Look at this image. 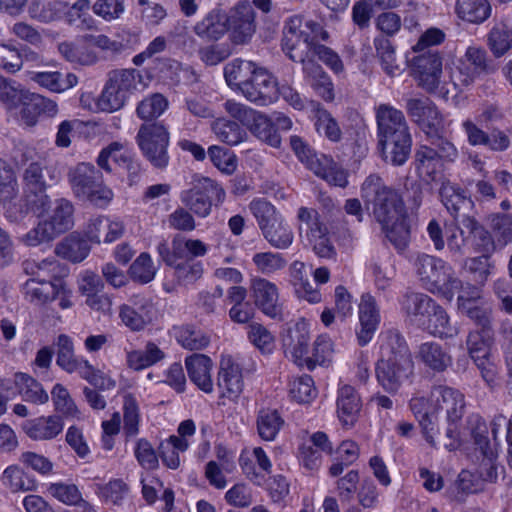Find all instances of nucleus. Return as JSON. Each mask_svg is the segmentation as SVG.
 I'll return each mask as SVG.
<instances>
[{"mask_svg":"<svg viewBox=\"0 0 512 512\" xmlns=\"http://www.w3.org/2000/svg\"><path fill=\"white\" fill-rule=\"evenodd\" d=\"M224 108L231 117L240 121L257 138L272 147L280 146L281 138L267 116L234 100H227Z\"/></svg>","mask_w":512,"mask_h":512,"instance_id":"10","label":"nucleus"},{"mask_svg":"<svg viewBox=\"0 0 512 512\" xmlns=\"http://www.w3.org/2000/svg\"><path fill=\"white\" fill-rule=\"evenodd\" d=\"M31 95L15 80L2 77V109L5 110L8 118H13L25 125L26 107Z\"/></svg>","mask_w":512,"mask_h":512,"instance_id":"19","label":"nucleus"},{"mask_svg":"<svg viewBox=\"0 0 512 512\" xmlns=\"http://www.w3.org/2000/svg\"><path fill=\"white\" fill-rule=\"evenodd\" d=\"M15 383L24 401L35 405H42L48 402V393L44 390L42 384L31 376L23 373L16 374Z\"/></svg>","mask_w":512,"mask_h":512,"instance_id":"41","label":"nucleus"},{"mask_svg":"<svg viewBox=\"0 0 512 512\" xmlns=\"http://www.w3.org/2000/svg\"><path fill=\"white\" fill-rule=\"evenodd\" d=\"M232 31L236 44L248 42L255 33V12L249 2H239L226 16V27Z\"/></svg>","mask_w":512,"mask_h":512,"instance_id":"20","label":"nucleus"},{"mask_svg":"<svg viewBox=\"0 0 512 512\" xmlns=\"http://www.w3.org/2000/svg\"><path fill=\"white\" fill-rule=\"evenodd\" d=\"M164 358V352L154 343H148L144 351H133L128 355V364L134 370H141Z\"/></svg>","mask_w":512,"mask_h":512,"instance_id":"56","label":"nucleus"},{"mask_svg":"<svg viewBox=\"0 0 512 512\" xmlns=\"http://www.w3.org/2000/svg\"><path fill=\"white\" fill-rule=\"evenodd\" d=\"M4 478L5 485L14 493L34 491L37 487L35 480L16 466L6 468Z\"/></svg>","mask_w":512,"mask_h":512,"instance_id":"59","label":"nucleus"},{"mask_svg":"<svg viewBox=\"0 0 512 512\" xmlns=\"http://www.w3.org/2000/svg\"><path fill=\"white\" fill-rule=\"evenodd\" d=\"M212 131L216 137L228 145L240 143L244 136V130L235 122L225 118H218L212 123Z\"/></svg>","mask_w":512,"mask_h":512,"instance_id":"52","label":"nucleus"},{"mask_svg":"<svg viewBox=\"0 0 512 512\" xmlns=\"http://www.w3.org/2000/svg\"><path fill=\"white\" fill-rule=\"evenodd\" d=\"M5 176L2 179V208L5 210V217L10 222H20L29 213V210L23 199L18 198L17 182L14 171L4 168Z\"/></svg>","mask_w":512,"mask_h":512,"instance_id":"22","label":"nucleus"},{"mask_svg":"<svg viewBox=\"0 0 512 512\" xmlns=\"http://www.w3.org/2000/svg\"><path fill=\"white\" fill-rule=\"evenodd\" d=\"M251 292L255 305L267 316L276 318L281 315L279 294L276 285L267 279L256 277L251 281Z\"/></svg>","mask_w":512,"mask_h":512,"instance_id":"23","label":"nucleus"},{"mask_svg":"<svg viewBox=\"0 0 512 512\" xmlns=\"http://www.w3.org/2000/svg\"><path fill=\"white\" fill-rule=\"evenodd\" d=\"M125 226L120 220H112L106 216L91 218L85 226L86 238L93 243H112L122 237Z\"/></svg>","mask_w":512,"mask_h":512,"instance_id":"25","label":"nucleus"},{"mask_svg":"<svg viewBox=\"0 0 512 512\" xmlns=\"http://www.w3.org/2000/svg\"><path fill=\"white\" fill-rule=\"evenodd\" d=\"M55 411L66 419H80L81 412L70 396L69 391L62 384H55L51 391Z\"/></svg>","mask_w":512,"mask_h":512,"instance_id":"46","label":"nucleus"},{"mask_svg":"<svg viewBox=\"0 0 512 512\" xmlns=\"http://www.w3.org/2000/svg\"><path fill=\"white\" fill-rule=\"evenodd\" d=\"M432 400L439 413L444 412L446 415L448 426L445 431L444 446L449 450L456 449L460 441L458 422L462 419L465 410L464 396L454 388L438 385L432 388Z\"/></svg>","mask_w":512,"mask_h":512,"instance_id":"7","label":"nucleus"},{"mask_svg":"<svg viewBox=\"0 0 512 512\" xmlns=\"http://www.w3.org/2000/svg\"><path fill=\"white\" fill-rule=\"evenodd\" d=\"M461 313L475 323L476 330L494 331L492 308L477 304L473 306L462 304Z\"/></svg>","mask_w":512,"mask_h":512,"instance_id":"62","label":"nucleus"},{"mask_svg":"<svg viewBox=\"0 0 512 512\" xmlns=\"http://www.w3.org/2000/svg\"><path fill=\"white\" fill-rule=\"evenodd\" d=\"M467 429L474 440L475 445L479 448L481 453L490 451L488 428L485 421L478 414H472L467 418Z\"/></svg>","mask_w":512,"mask_h":512,"instance_id":"63","label":"nucleus"},{"mask_svg":"<svg viewBox=\"0 0 512 512\" xmlns=\"http://www.w3.org/2000/svg\"><path fill=\"white\" fill-rule=\"evenodd\" d=\"M360 330L357 332L359 345L369 343L380 321L375 298L369 293L363 294L359 303Z\"/></svg>","mask_w":512,"mask_h":512,"instance_id":"27","label":"nucleus"},{"mask_svg":"<svg viewBox=\"0 0 512 512\" xmlns=\"http://www.w3.org/2000/svg\"><path fill=\"white\" fill-rule=\"evenodd\" d=\"M194 33L201 39L207 41H217L227 31L226 15L221 9L214 8L210 10L201 20L196 22L193 27Z\"/></svg>","mask_w":512,"mask_h":512,"instance_id":"30","label":"nucleus"},{"mask_svg":"<svg viewBox=\"0 0 512 512\" xmlns=\"http://www.w3.org/2000/svg\"><path fill=\"white\" fill-rule=\"evenodd\" d=\"M258 64L253 61L234 59L224 67V77L229 87L243 92L244 85Z\"/></svg>","mask_w":512,"mask_h":512,"instance_id":"33","label":"nucleus"},{"mask_svg":"<svg viewBox=\"0 0 512 512\" xmlns=\"http://www.w3.org/2000/svg\"><path fill=\"white\" fill-rule=\"evenodd\" d=\"M88 241L73 233L57 245L56 253L74 263L81 262L90 252Z\"/></svg>","mask_w":512,"mask_h":512,"instance_id":"43","label":"nucleus"},{"mask_svg":"<svg viewBox=\"0 0 512 512\" xmlns=\"http://www.w3.org/2000/svg\"><path fill=\"white\" fill-rule=\"evenodd\" d=\"M418 356L420 360L435 372L445 371L451 364L452 358L445 349L436 342H425L420 345Z\"/></svg>","mask_w":512,"mask_h":512,"instance_id":"36","label":"nucleus"},{"mask_svg":"<svg viewBox=\"0 0 512 512\" xmlns=\"http://www.w3.org/2000/svg\"><path fill=\"white\" fill-rule=\"evenodd\" d=\"M261 231L264 238L277 249L288 248L294 239L291 228L281 218Z\"/></svg>","mask_w":512,"mask_h":512,"instance_id":"49","label":"nucleus"},{"mask_svg":"<svg viewBox=\"0 0 512 512\" xmlns=\"http://www.w3.org/2000/svg\"><path fill=\"white\" fill-rule=\"evenodd\" d=\"M462 128L471 146H484L491 152H505L511 147V128L491 127L484 131L470 119L462 123Z\"/></svg>","mask_w":512,"mask_h":512,"instance_id":"16","label":"nucleus"},{"mask_svg":"<svg viewBox=\"0 0 512 512\" xmlns=\"http://www.w3.org/2000/svg\"><path fill=\"white\" fill-rule=\"evenodd\" d=\"M374 46L385 73L390 77L398 75L401 71V66L397 63L395 50L389 38L377 36L374 39Z\"/></svg>","mask_w":512,"mask_h":512,"instance_id":"47","label":"nucleus"},{"mask_svg":"<svg viewBox=\"0 0 512 512\" xmlns=\"http://www.w3.org/2000/svg\"><path fill=\"white\" fill-rule=\"evenodd\" d=\"M361 198L374 219L387 228L405 214L404 201L399 192L387 186L377 174L369 175L361 186Z\"/></svg>","mask_w":512,"mask_h":512,"instance_id":"4","label":"nucleus"},{"mask_svg":"<svg viewBox=\"0 0 512 512\" xmlns=\"http://www.w3.org/2000/svg\"><path fill=\"white\" fill-rule=\"evenodd\" d=\"M289 393L298 403H310L317 395L314 381L311 376L303 375L290 382Z\"/></svg>","mask_w":512,"mask_h":512,"instance_id":"57","label":"nucleus"},{"mask_svg":"<svg viewBox=\"0 0 512 512\" xmlns=\"http://www.w3.org/2000/svg\"><path fill=\"white\" fill-rule=\"evenodd\" d=\"M157 251L165 264H173V257L187 260L202 257L207 253L208 247L199 239H187L178 235L173 238L171 248L166 242H161L157 246Z\"/></svg>","mask_w":512,"mask_h":512,"instance_id":"21","label":"nucleus"},{"mask_svg":"<svg viewBox=\"0 0 512 512\" xmlns=\"http://www.w3.org/2000/svg\"><path fill=\"white\" fill-rule=\"evenodd\" d=\"M136 139L143 155L155 168L163 169L168 165L169 133L163 124L141 125Z\"/></svg>","mask_w":512,"mask_h":512,"instance_id":"12","label":"nucleus"},{"mask_svg":"<svg viewBox=\"0 0 512 512\" xmlns=\"http://www.w3.org/2000/svg\"><path fill=\"white\" fill-rule=\"evenodd\" d=\"M424 326L430 334L439 338H451L457 334V329L450 325L446 311L437 303L426 316Z\"/></svg>","mask_w":512,"mask_h":512,"instance_id":"42","label":"nucleus"},{"mask_svg":"<svg viewBox=\"0 0 512 512\" xmlns=\"http://www.w3.org/2000/svg\"><path fill=\"white\" fill-rule=\"evenodd\" d=\"M46 221L57 236L70 230L74 225V206L72 202L65 198L55 200L52 214Z\"/></svg>","mask_w":512,"mask_h":512,"instance_id":"38","label":"nucleus"},{"mask_svg":"<svg viewBox=\"0 0 512 512\" xmlns=\"http://www.w3.org/2000/svg\"><path fill=\"white\" fill-rule=\"evenodd\" d=\"M455 12L464 21L480 24L491 13V6L487 0H457Z\"/></svg>","mask_w":512,"mask_h":512,"instance_id":"39","label":"nucleus"},{"mask_svg":"<svg viewBox=\"0 0 512 512\" xmlns=\"http://www.w3.org/2000/svg\"><path fill=\"white\" fill-rule=\"evenodd\" d=\"M386 232L389 241L398 250H404L410 242V227L407 223L405 214L396 219L387 228H382Z\"/></svg>","mask_w":512,"mask_h":512,"instance_id":"61","label":"nucleus"},{"mask_svg":"<svg viewBox=\"0 0 512 512\" xmlns=\"http://www.w3.org/2000/svg\"><path fill=\"white\" fill-rule=\"evenodd\" d=\"M378 147L381 151V156L386 163H389L393 166H402L406 163L410 156L412 140L387 145H379Z\"/></svg>","mask_w":512,"mask_h":512,"instance_id":"58","label":"nucleus"},{"mask_svg":"<svg viewBox=\"0 0 512 512\" xmlns=\"http://www.w3.org/2000/svg\"><path fill=\"white\" fill-rule=\"evenodd\" d=\"M405 110L410 120L426 135L444 130L443 117L435 103L427 97L408 98Z\"/></svg>","mask_w":512,"mask_h":512,"instance_id":"15","label":"nucleus"},{"mask_svg":"<svg viewBox=\"0 0 512 512\" xmlns=\"http://www.w3.org/2000/svg\"><path fill=\"white\" fill-rule=\"evenodd\" d=\"M414 268L422 286L432 293L452 299L455 289L461 287V280L454 276L452 267L440 258L418 254Z\"/></svg>","mask_w":512,"mask_h":512,"instance_id":"6","label":"nucleus"},{"mask_svg":"<svg viewBox=\"0 0 512 512\" xmlns=\"http://www.w3.org/2000/svg\"><path fill=\"white\" fill-rule=\"evenodd\" d=\"M491 230L499 249L512 242V214H497L492 218Z\"/></svg>","mask_w":512,"mask_h":512,"instance_id":"64","label":"nucleus"},{"mask_svg":"<svg viewBox=\"0 0 512 512\" xmlns=\"http://www.w3.org/2000/svg\"><path fill=\"white\" fill-rule=\"evenodd\" d=\"M311 171L331 185L344 188L348 184L347 172L325 154H320V161L312 166Z\"/></svg>","mask_w":512,"mask_h":512,"instance_id":"37","label":"nucleus"},{"mask_svg":"<svg viewBox=\"0 0 512 512\" xmlns=\"http://www.w3.org/2000/svg\"><path fill=\"white\" fill-rule=\"evenodd\" d=\"M378 384L395 395L414 375V361L404 336L395 329L382 333L380 358L375 365Z\"/></svg>","mask_w":512,"mask_h":512,"instance_id":"3","label":"nucleus"},{"mask_svg":"<svg viewBox=\"0 0 512 512\" xmlns=\"http://www.w3.org/2000/svg\"><path fill=\"white\" fill-rule=\"evenodd\" d=\"M61 292V279L50 280L46 277L40 280L30 279L26 282V295L31 302L45 303L55 300Z\"/></svg>","mask_w":512,"mask_h":512,"instance_id":"34","label":"nucleus"},{"mask_svg":"<svg viewBox=\"0 0 512 512\" xmlns=\"http://www.w3.org/2000/svg\"><path fill=\"white\" fill-rule=\"evenodd\" d=\"M412 59V69L418 85L428 93L442 92V56L437 50L428 49Z\"/></svg>","mask_w":512,"mask_h":512,"instance_id":"14","label":"nucleus"},{"mask_svg":"<svg viewBox=\"0 0 512 512\" xmlns=\"http://www.w3.org/2000/svg\"><path fill=\"white\" fill-rule=\"evenodd\" d=\"M119 315L127 327L139 331L153 321L156 309L149 298L134 295L128 300V303L121 306Z\"/></svg>","mask_w":512,"mask_h":512,"instance_id":"18","label":"nucleus"},{"mask_svg":"<svg viewBox=\"0 0 512 512\" xmlns=\"http://www.w3.org/2000/svg\"><path fill=\"white\" fill-rule=\"evenodd\" d=\"M242 94L248 101L265 106L277 99L278 82L267 69L257 65L255 73L251 74L244 85Z\"/></svg>","mask_w":512,"mask_h":512,"instance_id":"17","label":"nucleus"},{"mask_svg":"<svg viewBox=\"0 0 512 512\" xmlns=\"http://www.w3.org/2000/svg\"><path fill=\"white\" fill-rule=\"evenodd\" d=\"M302 71L313 89L325 100L331 101L334 98L333 84L330 77L324 72L317 60L301 62Z\"/></svg>","mask_w":512,"mask_h":512,"instance_id":"32","label":"nucleus"},{"mask_svg":"<svg viewBox=\"0 0 512 512\" xmlns=\"http://www.w3.org/2000/svg\"><path fill=\"white\" fill-rule=\"evenodd\" d=\"M435 303L424 293L409 291L404 295L402 307L407 315L414 317L420 325H425L426 316L435 308Z\"/></svg>","mask_w":512,"mask_h":512,"instance_id":"35","label":"nucleus"},{"mask_svg":"<svg viewBox=\"0 0 512 512\" xmlns=\"http://www.w3.org/2000/svg\"><path fill=\"white\" fill-rule=\"evenodd\" d=\"M174 263L167 264L175 269V275L179 282L190 284L201 278L203 274V265L201 261L193 259H183L182 257H173Z\"/></svg>","mask_w":512,"mask_h":512,"instance_id":"53","label":"nucleus"},{"mask_svg":"<svg viewBox=\"0 0 512 512\" xmlns=\"http://www.w3.org/2000/svg\"><path fill=\"white\" fill-rule=\"evenodd\" d=\"M57 360L56 363L63 370L68 373H73L77 370L78 360L74 354V345L72 339L61 334L57 338Z\"/></svg>","mask_w":512,"mask_h":512,"instance_id":"54","label":"nucleus"},{"mask_svg":"<svg viewBox=\"0 0 512 512\" xmlns=\"http://www.w3.org/2000/svg\"><path fill=\"white\" fill-rule=\"evenodd\" d=\"M218 386L222 396L236 400L243 390L241 368L230 356L222 357L218 373Z\"/></svg>","mask_w":512,"mask_h":512,"instance_id":"28","label":"nucleus"},{"mask_svg":"<svg viewBox=\"0 0 512 512\" xmlns=\"http://www.w3.org/2000/svg\"><path fill=\"white\" fill-rule=\"evenodd\" d=\"M283 424L284 420L277 410L262 409L257 415V432L264 441H273Z\"/></svg>","mask_w":512,"mask_h":512,"instance_id":"45","label":"nucleus"},{"mask_svg":"<svg viewBox=\"0 0 512 512\" xmlns=\"http://www.w3.org/2000/svg\"><path fill=\"white\" fill-rule=\"evenodd\" d=\"M23 431L34 441H50L60 435L64 421L60 415L40 416L23 423Z\"/></svg>","mask_w":512,"mask_h":512,"instance_id":"26","label":"nucleus"},{"mask_svg":"<svg viewBox=\"0 0 512 512\" xmlns=\"http://www.w3.org/2000/svg\"><path fill=\"white\" fill-rule=\"evenodd\" d=\"M441 201L453 217L460 231L461 239L452 235L448 239L451 250L460 251L468 240L483 255L490 256L499 248L493 233L490 234L475 218L474 202L453 186H443L440 190Z\"/></svg>","mask_w":512,"mask_h":512,"instance_id":"2","label":"nucleus"},{"mask_svg":"<svg viewBox=\"0 0 512 512\" xmlns=\"http://www.w3.org/2000/svg\"><path fill=\"white\" fill-rule=\"evenodd\" d=\"M57 112L58 106L55 101L39 94H32L30 102L26 107L25 126H35L41 114L53 117Z\"/></svg>","mask_w":512,"mask_h":512,"instance_id":"44","label":"nucleus"},{"mask_svg":"<svg viewBox=\"0 0 512 512\" xmlns=\"http://www.w3.org/2000/svg\"><path fill=\"white\" fill-rule=\"evenodd\" d=\"M487 45L496 58L502 57L512 46V31L504 24L494 26L488 34Z\"/></svg>","mask_w":512,"mask_h":512,"instance_id":"51","label":"nucleus"},{"mask_svg":"<svg viewBox=\"0 0 512 512\" xmlns=\"http://www.w3.org/2000/svg\"><path fill=\"white\" fill-rule=\"evenodd\" d=\"M438 157L432 145H420L415 153V163L418 174L421 177L434 179L436 162Z\"/></svg>","mask_w":512,"mask_h":512,"instance_id":"55","label":"nucleus"},{"mask_svg":"<svg viewBox=\"0 0 512 512\" xmlns=\"http://www.w3.org/2000/svg\"><path fill=\"white\" fill-rule=\"evenodd\" d=\"M361 408L360 397L350 385L342 386L338 391L337 411L344 426H352Z\"/></svg>","mask_w":512,"mask_h":512,"instance_id":"31","label":"nucleus"},{"mask_svg":"<svg viewBox=\"0 0 512 512\" xmlns=\"http://www.w3.org/2000/svg\"><path fill=\"white\" fill-rule=\"evenodd\" d=\"M185 366L190 380L205 393L213 391L211 379L212 361L204 354H193L186 358Z\"/></svg>","mask_w":512,"mask_h":512,"instance_id":"29","label":"nucleus"},{"mask_svg":"<svg viewBox=\"0 0 512 512\" xmlns=\"http://www.w3.org/2000/svg\"><path fill=\"white\" fill-rule=\"evenodd\" d=\"M67 176L76 198L98 208H105L112 201V190L103 183L102 173L93 164L78 163L70 168Z\"/></svg>","mask_w":512,"mask_h":512,"instance_id":"5","label":"nucleus"},{"mask_svg":"<svg viewBox=\"0 0 512 512\" xmlns=\"http://www.w3.org/2000/svg\"><path fill=\"white\" fill-rule=\"evenodd\" d=\"M30 79L40 86L52 91L63 92L74 87L78 79L73 73H67L65 77L60 72H31Z\"/></svg>","mask_w":512,"mask_h":512,"instance_id":"40","label":"nucleus"},{"mask_svg":"<svg viewBox=\"0 0 512 512\" xmlns=\"http://www.w3.org/2000/svg\"><path fill=\"white\" fill-rule=\"evenodd\" d=\"M225 191L212 179L195 178L192 187L181 193L182 203L199 217H207L215 203H222Z\"/></svg>","mask_w":512,"mask_h":512,"instance_id":"11","label":"nucleus"},{"mask_svg":"<svg viewBox=\"0 0 512 512\" xmlns=\"http://www.w3.org/2000/svg\"><path fill=\"white\" fill-rule=\"evenodd\" d=\"M49 493L67 505H79L84 512H92L91 505L81 498V493L74 484L53 483L48 488Z\"/></svg>","mask_w":512,"mask_h":512,"instance_id":"48","label":"nucleus"},{"mask_svg":"<svg viewBox=\"0 0 512 512\" xmlns=\"http://www.w3.org/2000/svg\"><path fill=\"white\" fill-rule=\"evenodd\" d=\"M167 107V99L160 93H154L138 104L136 112L141 119L151 120L159 117Z\"/></svg>","mask_w":512,"mask_h":512,"instance_id":"60","label":"nucleus"},{"mask_svg":"<svg viewBox=\"0 0 512 512\" xmlns=\"http://www.w3.org/2000/svg\"><path fill=\"white\" fill-rule=\"evenodd\" d=\"M378 146L412 140L407 120L401 110L388 104L376 109Z\"/></svg>","mask_w":512,"mask_h":512,"instance_id":"13","label":"nucleus"},{"mask_svg":"<svg viewBox=\"0 0 512 512\" xmlns=\"http://www.w3.org/2000/svg\"><path fill=\"white\" fill-rule=\"evenodd\" d=\"M142 76L136 69H118L108 73L105 87L99 97L98 106L102 111L121 109L129 95L141 84Z\"/></svg>","mask_w":512,"mask_h":512,"instance_id":"8","label":"nucleus"},{"mask_svg":"<svg viewBox=\"0 0 512 512\" xmlns=\"http://www.w3.org/2000/svg\"><path fill=\"white\" fill-rule=\"evenodd\" d=\"M494 61L487 51L478 46H469L459 65L451 71L450 80L459 92L471 86L482 75H489L496 71Z\"/></svg>","mask_w":512,"mask_h":512,"instance_id":"9","label":"nucleus"},{"mask_svg":"<svg viewBox=\"0 0 512 512\" xmlns=\"http://www.w3.org/2000/svg\"><path fill=\"white\" fill-rule=\"evenodd\" d=\"M326 225L307 230L306 237L313 251L321 258H332L336 250L329 238Z\"/></svg>","mask_w":512,"mask_h":512,"instance_id":"50","label":"nucleus"},{"mask_svg":"<svg viewBox=\"0 0 512 512\" xmlns=\"http://www.w3.org/2000/svg\"><path fill=\"white\" fill-rule=\"evenodd\" d=\"M310 335L304 324L297 323L283 335L284 353L298 366H306Z\"/></svg>","mask_w":512,"mask_h":512,"instance_id":"24","label":"nucleus"},{"mask_svg":"<svg viewBox=\"0 0 512 512\" xmlns=\"http://www.w3.org/2000/svg\"><path fill=\"white\" fill-rule=\"evenodd\" d=\"M329 33L319 21L306 19L302 15L289 17L283 27L282 52L293 62L319 60L335 73L343 71V62L331 48L320 44L327 41Z\"/></svg>","mask_w":512,"mask_h":512,"instance_id":"1","label":"nucleus"}]
</instances>
